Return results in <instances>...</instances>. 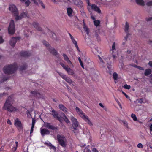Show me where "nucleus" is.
Segmentation results:
<instances>
[{
    "label": "nucleus",
    "mask_w": 152,
    "mask_h": 152,
    "mask_svg": "<svg viewBox=\"0 0 152 152\" xmlns=\"http://www.w3.org/2000/svg\"><path fill=\"white\" fill-rule=\"evenodd\" d=\"M30 3V2L29 0H27L25 2V5L26 6H28Z\"/></svg>",
    "instance_id": "4c0bfd02"
},
{
    "label": "nucleus",
    "mask_w": 152,
    "mask_h": 152,
    "mask_svg": "<svg viewBox=\"0 0 152 152\" xmlns=\"http://www.w3.org/2000/svg\"><path fill=\"white\" fill-rule=\"evenodd\" d=\"M35 121L34 119H33L32 121V126H34L35 124Z\"/></svg>",
    "instance_id": "09e8293b"
},
{
    "label": "nucleus",
    "mask_w": 152,
    "mask_h": 152,
    "mask_svg": "<svg viewBox=\"0 0 152 152\" xmlns=\"http://www.w3.org/2000/svg\"><path fill=\"white\" fill-rule=\"evenodd\" d=\"M45 144L48 145L49 146H50V147L51 148L53 149L54 151H56V148L52 144L49 142H45Z\"/></svg>",
    "instance_id": "a878e982"
},
{
    "label": "nucleus",
    "mask_w": 152,
    "mask_h": 152,
    "mask_svg": "<svg viewBox=\"0 0 152 152\" xmlns=\"http://www.w3.org/2000/svg\"><path fill=\"white\" fill-rule=\"evenodd\" d=\"M116 101L118 104L119 106L120 107L121 109L122 108V106L121 105V103H120V102H119V101L117 99H116Z\"/></svg>",
    "instance_id": "37998d69"
},
{
    "label": "nucleus",
    "mask_w": 152,
    "mask_h": 152,
    "mask_svg": "<svg viewBox=\"0 0 152 152\" xmlns=\"http://www.w3.org/2000/svg\"><path fill=\"white\" fill-rule=\"evenodd\" d=\"M152 20V17H148L146 18V20L148 21H150Z\"/></svg>",
    "instance_id": "c03bdc74"
},
{
    "label": "nucleus",
    "mask_w": 152,
    "mask_h": 152,
    "mask_svg": "<svg viewBox=\"0 0 152 152\" xmlns=\"http://www.w3.org/2000/svg\"><path fill=\"white\" fill-rule=\"evenodd\" d=\"M26 0H20V1L22 3H24Z\"/></svg>",
    "instance_id": "0e129e2a"
},
{
    "label": "nucleus",
    "mask_w": 152,
    "mask_h": 152,
    "mask_svg": "<svg viewBox=\"0 0 152 152\" xmlns=\"http://www.w3.org/2000/svg\"><path fill=\"white\" fill-rule=\"evenodd\" d=\"M137 147L139 148H142L143 147V145L142 144L140 143L138 144Z\"/></svg>",
    "instance_id": "ea45409f"
},
{
    "label": "nucleus",
    "mask_w": 152,
    "mask_h": 152,
    "mask_svg": "<svg viewBox=\"0 0 152 152\" xmlns=\"http://www.w3.org/2000/svg\"><path fill=\"white\" fill-rule=\"evenodd\" d=\"M63 58L64 60L66 61L68 64L69 65L72 67H73V65L72 64V63L71 61L69 59V58L68 57V56H66V55L65 54H63Z\"/></svg>",
    "instance_id": "4468645a"
},
{
    "label": "nucleus",
    "mask_w": 152,
    "mask_h": 152,
    "mask_svg": "<svg viewBox=\"0 0 152 152\" xmlns=\"http://www.w3.org/2000/svg\"><path fill=\"white\" fill-rule=\"evenodd\" d=\"M78 59L79 61L80 62V63H81V62H82L81 61V59L80 58V57H79L78 58Z\"/></svg>",
    "instance_id": "680f3d73"
},
{
    "label": "nucleus",
    "mask_w": 152,
    "mask_h": 152,
    "mask_svg": "<svg viewBox=\"0 0 152 152\" xmlns=\"http://www.w3.org/2000/svg\"><path fill=\"white\" fill-rule=\"evenodd\" d=\"M69 35L70 37V39L72 40V41L73 43L75 45V46L76 48H77V50L79 52H80V50L78 48V45H77V43L76 41L75 40V38L73 37L71 34H70L69 33Z\"/></svg>",
    "instance_id": "2eb2a0df"
},
{
    "label": "nucleus",
    "mask_w": 152,
    "mask_h": 152,
    "mask_svg": "<svg viewBox=\"0 0 152 152\" xmlns=\"http://www.w3.org/2000/svg\"><path fill=\"white\" fill-rule=\"evenodd\" d=\"M29 15L27 12H23L20 14V15H18L15 18V19L17 20H20L23 18H28Z\"/></svg>",
    "instance_id": "9b49d317"
},
{
    "label": "nucleus",
    "mask_w": 152,
    "mask_h": 152,
    "mask_svg": "<svg viewBox=\"0 0 152 152\" xmlns=\"http://www.w3.org/2000/svg\"><path fill=\"white\" fill-rule=\"evenodd\" d=\"M17 66L16 64L13 65H8L3 69V71L5 74H12L16 71Z\"/></svg>",
    "instance_id": "7ed1b4c3"
},
{
    "label": "nucleus",
    "mask_w": 152,
    "mask_h": 152,
    "mask_svg": "<svg viewBox=\"0 0 152 152\" xmlns=\"http://www.w3.org/2000/svg\"><path fill=\"white\" fill-rule=\"evenodd\" d=\"M18 142H17L16 141L15 142V144H16V146L13 147V148H12V150L13 151V152H15L16 151V149H17V146H18Z\"/></svg>",
    "instance_id": "c9c22d12"
},
{
    "label": "nucleus",
    "mask_w": 152,
    "mask_h": 152,
    "mask_svg": "<svg viewBox=\"0 0 152 152\" xmlns=\"http://www.w3.org/2000/svg\"><path fill=\"white\" fill-rule=\"evenodd\" d=\"M49 51L51 53L54 55H56L57 54V52L56 50L54 49H50Z\"/></svg>",
    "instance_id": "c85d7f7f"
},
{
    "label": "nucleus",
    "mask_w": 152,
    "mask_h": 152,
    "mask_svg": "<svg viewBox=\"0 0 152 152\" xmlns=\"http://www.w3.org/2000/svg\"><path fill=\"white\" fill-rule=\"evenodd\" d=\"M122 93L125 95V96L127 98L129 99V97L127 94H126L125 93L122 91Z\"/></svg>",
    "instance_id": "de8ad7c7"
},
{
    "label": "nucleus",
    "mask_w": 152,
    "mask_h": 152,
    "mask_svg": "<svg viewBox=\"0 0 152 152\" xmlns=\"http://www.w3.org/2000/svg\"><path fill=\"white\" fill-rule=\"evenodd\" d=\"M98 57L100 60V64L103 66H104V65L107 64V67L110 70L111 68V65L110 64V58L105 56H102V58L99 56H98Z\"/></svg>",
    "instance_id": "20e7f679"
},
{
    "label": "nucleus",
    "mask_w": 152,
    "mask_h": 152,
    "mask_svg": "<svg viewBox=\"0 0 152 152\" xmlns=\"http://www.w3.org/2000/svg\"><path fill=\"white\" fill-rule=\"evenodd\" d=\"M99 105L102 108H103L104 107L103 105L101 103H99Z\"/></svg>",
    "instance_id": "13d9d810"
},
{
    "label": "nucleus",
    "mask_w": 152,
    "mask_h": 152,
    "mask_svg": "<svg viewBox=\"0 0 152 152\" xmlns=\"http://www.w3.org/2000/svg\"><path fill=\"white\" fill-rule=\"evenodd\" d=\"M15 126L21 129L22 128V125L20 121H19L18 119L16 118L15 120Z\"/></svg>",
    "instance_id": "a211bd4d"
},
{
    "label": "nucleus",
    "mask_w": 152,
    "mask_h": 152,
    "mask_svg": "<svg viewBox=\"0 0 152 152\" xmlns=\"http://www.w3.org/2000/svg\"><path fill=\"white\" fill-rule=\"evenodd\" d=\"M7 123L10 124V125H11L12 124V123L8 119V120H7Z\"/></svg>",
    "instance_id": "603ef678"
},
{
    "label": "nucleus",
    "mask_w": 152,
    "mask_h": 152,
    "mask_svg": "<svg viewBox=\"0 0 152 152\" xmlns=\"http://www.w3.org/2000/svg\"><path fill=\"white\" fill-rule=\"evenodd\" d=\"M58 73L59 75L60 76L62 77L63 79L66 82H68L70 85L72 84V82L70 78L67 77L65 75H64L63 74L61 73L58 72Z\"/></svg>",
    "instance_id": "f8f14e48"
},
{
    "label": "nucleus",
    "mask_w": 152,
    "mask_h": 152,
    "mask_svg": "<svg viewBox=\"0 0 152 152\" xmlns=\"http://www.w3.org/2000/svg\"><path fill=\"white\" fill-rule=\"evenodd\" d=\"M32 94H33V96H36L38 97H39L40 96V94L37 92V91H34L31 92Z\"/></svg>",
    "instance_id": "cd10ccee"
},
{
    "label": "nucleus",
    "mask_w": 152,
    "mask_h": 152,
    "mask_svg": "<svg viewBox=\"0 0 152 152\" xmlns=\"http://www.w3.org/2000/svg\"><path fill=\"white\" fill-rule=\"evenodd\" d=\"M95 50H96V51L97 52H98V47H96L95 48Z\"/></svg>",
    "instance_id": "e2e57ef3"
},
{
    "label": "nucleus",
    "mask_w": 152,
    "mask_h": 152,
    "mask_svg": "<svg viewBox=\"0 0 152 152\" xmlns=\"http://www.w3.org/2000/svg\"><path fill=\"white\" fill-rule=\"evenodd\" d=\"M52 114L55 118L59 120V118L58 116V113L56 112L54 110H52Z\"/></svg>",
    "instance_id": "5701e85b"
},
{
    "label": "nucleus",
    "mask_w": 152,
    "mask_h": 152,
    "mask_svg": "<svg viewBox=\"0 0 152 152\" xmlns=\"http://www.w3.org/2000/svg\"><path fill=\"white\" fill-rule=\"evenodd\" d=\"M44 44L46 46H48L49 45V43L47 42H45V43H44Z\"/></svg>",
    "instance_id": "4d7b16f0"
},
{
    "label": "nucleus",
    "mask_w": 152,
    "mask_h": 152,
    "mask_svg": "<svg viewBox=\"0 0 152 152\" xmlns=\"http://www.w3.org/2000/svg\"><path fill=\"white\" fill-rule=\"evenodd\" d=\"M57 140L61 146L65 147L66 145V141L65 138L63 136L58 135L57 136Z\"/></svg>",
    "instance_id": "423d86ee"
},
{
    "label": "nucleus",
    "mask_w": 152,
    "mask_h": 152,
    "mask_svg": "<svg viewBox=\"0 0 152 152\" xmlns=\"http://www.w3.org/2000/svg\"><path fill=\"white\" fill-rule=\"evenodd\" d=\"M136 66L138 69H139L140 70H144V68L142 67H140L139 66Z\"/></svg>",
    "instance_id": "a18cd8bd"
},
{
    "label": "nucleus",
    "mask_w": 152,
    "mask_h": 152,
    "mask_svg": "<svg viewBox=\"0 0 152 152\" xmlns=\"http://www.w3.org/2000/svg\"><path fill=\"white\" fill-rule=\"evenodd\" d=\"M80 65L81 66V67L83 68H84V66H83V64L82 62H81V63H80Z\"/></svg>",
    "instance_id": "bf43d9fd"
},
{
    "label": "nucleus",
    "mask_w": 152,
    "mask_h": 152,
    "mask_svg": "<svg viewBox=\"0 0 152 152\" xmlns=\"http://www.w3.org/2000/svg\"><path fill=\"white\" fill-rule=\"evenodd\" d=\"M150 132L152 131V124H151L150 126Z\"/></svg>",
    "instance_id": "5fc2aeb1"
},
{
    "label": "nucleus",
    "mask_w": 152,
    "mask_h": 152,
    "mask_svg": "<svg viewBox=\"0 0 152 152\" xmlns=\"http://www.w3.org/2000/svg\"><path fill=\"white\" fill-rule=\"evenodd\" d=\"M4 40L3 39L2 37L1 36H0V43H2L4 42Z\"/></svg>",
    "instance_id": "49530a36"
},
{
    "label": "nucleus",
    "mask_w": 152,
    "mask_h": 152,
    "mask_svg": "<svg viewBox=\"0 0 152 152\" xmlns=\"http://www.w3.org/2000/svg\"><path fill=\"white\" fill-rule=\"evenodd\" d=\"M83 28L84 31L86 32L87 35H88L89 33L90 30L89 28L86 26L85 23L83 22Z\"/></svg>",
    "instance_id": "aec40b11"
},
{
    "label": "nucleus",
    "mask_w": 152,
    "mask_h": 152,
    "mask_svg": "<svg viewBox=\"0 0 152 152\" xmlns=\"http://www.w3.org/2000/svg\"><path fill=\"white\" fill-rule=\"evenodd\" d=\"M118 45L115 42H114L112 45V49L110 50V53L112 54L113 58L115 59L118 55Z\"/></svg>",
    "instance_id": "39448f33"
},
{
    "label": "nucleus",
    "mask_w": 152,
    "mask_h": 152,
    "mask_svg": "<svg viewBox=\"0 0 152 152\" xmlns=\"http://www.w3.org/2000/svg\"><path fill=\"white\" fill-rule=\"evenodd\" d=\"M67 13L68 16H71L72 12V10L71 8H68L67 9Z\"/></svg>",
    "instance_id": "393cba45"
},
{
    "label": "nucleus",
    "mask_w": 152,
    "mask_h": 152,
    "mask_svg": "<svg viewBox=\"0 0 152 152\" xmlns=\"http://www.w3.org/2000/svg\"><path fill=\"white\" fill-rule=\"evenodd\" d=\"M123 88L125 89H129L130 88L131 86L130 85L125 84L123 86Z\"/></svg>",
    "instance_id": "f704fd0d"
},
{
    "label": "nucleus",
    "mask_w": 152,
    "mask_h": 152,
    "mask_svg": "<svg viewBox=\"0 0 152 152\" xmlns=\"http://www.w3.org/2000/svg\"><path fill=\"white\" fill-rule=\"evenodd\" d=\"M131 117L134 121H137V119L135 114H132L131 115Z\"/></svg>",
    "instance_id": "2f4dec72"
},
{
    "label": "nucleus",
    "mask_w": 152,
    "mask_h": 152,
    "mask_svg": "<svg viewBox=\"0 0 152 152\" xmlns=\"http://www.w3.org/2000/svg\"><path fill=\"white\" fill-rule=\"evenodd\" d=\"M23 56H28V53L27 52H25L23 53Z\"/></svg>",
    "instance_id": "8fccbe9b"
},
{
    "label": "nucleus",
    "mask_w": 152,
    "mask_h": 152,
    "mask_svg": "<svg viewBox=\"0 0 152 152\" xmlns=\"http://www.w3.org/2000/svg\"><path fill=\"white\" fill-rule=\"evenodd\" d=\"M91 18L93 20H95V18L93 16H92V15H91Z\"/></svg>",
    "instance_id": "052dcab7"
},
{
    "label": "nucleus",
    "mask_w": 152,
    "mask_h": 152,
    "mask_svg": "<svg viewBox=\"0 0 152 152\" xmlns=\"http://www.w3.org/2000/svg\"><path fill=\"white\" fill-rule=\"evenodd\" d=\"M87 152H91L89 150L87 149Z\"/></svg>",
    "instance_id": "338daca9"
},
{
    "label": "nucleus",
    "mask_w": 152,
    "mask_h": 152,
    "mask_svg": "<svg viewBox=\"0 0 152 152\" xmlns=\"http://www.w3.org/2000/svg\"><path fill=\"white\" fill-rule=\"evenodd\" d=\"M129 28V26L127 23H126V25L125 27V31L126 32H127Z\"/></svg>",
    "instance_id": "72a5a7b5"
},
{
    "label": "nucleus",
    "mask_w": 152,
    "mask_h": 152,
    "mask_svg": "<svg viewBox=\"0 0 152 152\" xmlns=\"http://www.w3.org/2000/svg\"><path fill=\"white\" fill-rule=\"evenodd\" d=\"M43 126L51 129H56L55 127L51 125L50 124L48 123L44 122Z\"/></svg>",
    "instance_id": "f3484780"
},
{
    "label": "nucleus",
    "mask_w": 152,
    "mask_h": 152,
    "mask_svg": "<svg viewBox=\"0 0 152 152\" xmlns=\"http://www.w3.org/2000/svg\"><path fill=\"white\" fill-rule=\"evenodd\" d=\"M34 126H31V131H30V134H31V133H32L33 132V129L34 128Z\"/></svg>",
    "instance_id": "3c124183"
},
{
    "label": "nucleus",
    "mask_w": 152,
    "mask_h": 152,
    "mask_svg": "<svg viewBox=\"0 0 152 152\" xmlns=\"http://www.w3.org/2000/svg\"><path fill=\"white\" fill-rule=\"evenodd\" d=\"M123 123L124 125L125 126H126L127 127H128V124L125 121H123Z\"/></svg>",
    "instance_id": "a19ab883"
},
{
    "label": "nucleus",
    "mask_w": 152,
    "mask_h": 152,
    "mask_svg": "<svg viewBox=\"0 0 152 152\" xmlns=\"http://www.w3.org/2000/svg\"><path fill=\"white\" fill-rule=\"evenodd\" d=\"M87 1V3L88 4V9L89 11L90 12H91V10L90 9V7L91 6V4L89 2V0H86Z\"/></svg>",
    "instance_id": "e433bc0d"
},
{
    "label": "nucleus",
    "mask_w": 152,
    "mask_h": 152,
    "mask_svg": "<svg viewBox=\"0 0 152 152\" xmlns=\"http://www.w3.org/2000/svg\"><path fill=\"white\" fill-rule=\"evenodd\" d=\"M9 10L14 15L15 18L18 15V10L16 6L13 4H11L9 7Z\"/></svg>",
    "instance_id": "0eeeda50"
},
{
    "label": "nucleus",
    "mask_w": 152,
    "mask_h": 152,
    "mask_svg": "<svg viewBox=\"0 0 152 152\" xmlns=\"http://www.w3.org/2000/svg\"><path fill=\"white\" fill-rule=\"evenodd\" d=\"M63 67V68L65 70L68 74L71 75H73L74 74V72L68 66H65L64 64L61 63L60 64Z\"/></svg>",
    "instance_id": "9d476101"
},
{
    "label": "nucleus",
    "mask_w": 152,
    "mask_h": 152,
    "mask_svg": "<svg viewBox=\"0 0 152 152\" xmlns=\"http://www.w3.org/2000/svg\"><path fill=\"white\" fill-rule=\"evenodd\" d=\"M113 78L115 80H117L118 77V74L115 72L113 74Z\"/></svg>",
    "instance_id": "473e14b6"
},
{
    "label": "nucleus",
    "mask_w": 152,
    "mask_h": 152,
    "mask_svg": "<svg viewBox=\"0 0 152 152\" xmlns=\"http://www.w3.org/2000/svg\"><path fill=\"white\" fill-rule=\"evenodd\" d=\"M94 25L96 26H97L99 25L100 21L99 20H95L94 21Z\"/></svg>",
    "instance_id": "c756f323"
},
{
    "label": "nucleus",
    "mask_w": 152,
    "mask_h": 152,
    "mask_svg": "<svg viewBox=\"0 0 152 152\" xmlns=\"http://www.w3.org/2000/svg\"><path fill=\"white\" fill-rule=\"evenodd\" d=\"M75 110L79 115L87 122L89 125L91 126L93 125L92 122L90 120L88 116L86 115L80 109L76 107L75 108Z\"/></svg>",
    "instance_id": "f03ea898"
},
{
    "label": "nucleus",
    "mask_w": 152,
    "mask_h": 152,
    "mask_svg": "<svg viewBox=\"0 0 152 152\" xmlns=\"http://www.w3.org/2000/svg\"><path fill=\"white\" fill-rule=\"evenodd\" d=\"M93 152H98L97 150L95 148H94L92 150Z\"/></svg>",
    "instance_id": "6e6d98bb"
},
{
    "label": "nucleus",
    "mask_w": 152,
    "mask_h": 152,
    "mask_svg": "<svg viewBox=\"0 0 152 152\" xmlns=\"http://www.w3.org/2000/svg\"><path fill=\"white\" fill-rule=\"evenodd\" d=\"M127 53H130V51H127Z\"/></svg>",
    "instance_id": "774afa93"
},
{
    "label": "nucleus",
    "mask_w": 152,
    "mask_h": 152,
    "mask_svg": "<svg viewBox=\"0 0 152 152\" xmlns=\"http://www.w3.org/2000/svg\"><path fill=\"white\" fill-rule=\"evenodd\" d=\"M33 1H34V3H35L36 2V0H32Z\"/></svg>",
    "instance_id": "69168bd1"
},
{
    "label": "nucleus",
    "mask_w": 152,
    "mask_h": 152,
    "mask_svg": "<svg viewBox=\"0 0 152 152\" xmlns=\"http://www.w3.org/2000/svg\"><path fill=\"white\" fill-rule=\"evenodd\" d=\"M40 132L42 136H44L45 135L49 134L50 133L48 130L45 128H42L40 129Z\"/></svg>",
    "instance_id": "dca6fc26"
},
{
    "label": "nucleus",
    "mask_w": 152,
    "mask_h": 152,
    "mask_svg": "<svg viewBox=\"0 0 152 152\" xmlns=\"http://www.w3.org/2000/svg\"><path fill=\"white\" fill-rule=\"evenodd\" d=\"M64 115L65 116V118L64 119V121H66V122L67 123H69L70 122L69 121V119L66 117V116H65V115Z\"/></svg>",
    "instance_id": "58836bf2"
},
{
    "label": "nucleus",
    "mask_w": 152,
    "mask_h": 152,
    "mask_svg": "<svg viewBox=\"0 0 152 152\" xmlns=\"http://www.w3.org/2000/svg\"><path fill=\"white\" fill-rule=\"evenodd\" d=\"M59 109L67 113L68 112L67 109L62 104H60L59 105Z\"/></svg>",
    "instance_id": "412c9836"
},
{
    "label": "nucleus",
    "mask_w": 152,
    "mask_h": 152,
    "mask_svg": "<svg viewBox=\"0 0 152 152\" xmlns=\"http://www.w3.org/2000/svg\"><path fill=\"white\" fill-rule=\"evenodd\" d=\"M151 72V70L150 69H147L145 72V76H148L150 74Z\"/></svg>",
    "instance_id": "b1692460"
},
{
    "label": "nucleus",
    "mask_w": 152,
    "mask_h": 152,
    "mask_svg": "<svg viewBox=\"0 0 152 152\" xmlns=\"http://www.w3.org/2000/svg\"><path fill=\"white\" fill-rule=\"evenodd\" d=\"M15 31L14 21L12 20L10 22L8 28L9 33L10 34H12L14 33Z\"/></svg>",
    "instance_id": "6e6552de"
},
{
    "label": "nucleus",
    "mask_w": 152,
    "mask_h": 152,
    "mask_svg": "<svg viewBox=\"0 0 152 152\" xmlns=\"http://www.w3.org/2000/svg\"><path fill=\"white\" fill-rule=\"evenodd\" d=\"M136 3L138 4L143 6L145 4V2L143 0H135Z\"/></svg>",
    "instance_id": "4be33fe9"
},
{
    "label": "nucleus",
    "mask_w": 152,
    "mask_h": 152,
    "mask_svg": "<svg viewBox=\"0 0 152 152\" xmlns=\"http://www.w3.org/2000/svg\"><path fill=\"white\" fill-rule=\"evenodd\" d=\"M92 9L96 11L98 13L101 12V11L99 7L94 4H92L91 6Z\"/></svg>",
    "instance_id": "6ab92c4d"
},
{
    "label": "nucleus",
    "mask_w": 152,
    "mask_h": 152,
    "mask_svg": "<svg viewBox=\"0 0 152 152\" xmlns=\"http://www.w3.org/2000/svg\"><path fill=\"white\" fill-rule=\"evenodd\" d=\"M34 27L36 28L39 31H41V28L39 27V24L37 23H34Z\"/></svg>",
    "instance_id": "bb28decb"
},
{
    "label": "nucleus",
    "mask_w": 152,
    "mask_h": 152,
    "mask_svg": "<svg viewBox=\"0 0 152 152\" xmlns=\"http://www.w3.org/2000/svg\"><path fill=\"white\" fill-rule=\"evenodd\" d=\"M12 102L10 100L9 97L7 99L3 107L4 110H7L9 112H15L18 110V109L16 107L12 106Z\"/></svg>",
    "instance_id": "f257e3e1"
},
{
    "label": "nucleus",
    "mask_w": 152,
    "mask_h": 152,
    "mask_svg": "<svg viewBox=\"0 0 152 152\" xmlns=\"http://www.w3.org/2000/svg\"><path fill=\"white\" fill-rule=\"evenodd\" d=\"M70 119L72 123L73 128L75 130H77L79 124L77 119L72 116L70 117Z\"/></svg>",
    "instance_id": "1a4fd4ad"
},
{
    "label": "nucleus",
    "mask_w": 152,
    "mask_h": 152,
    "mask_svg": "<svg viewBox=\"0 0 152 152\" xmlns=\"http://www.w3.org/2000/svg\"><path fill=\"white\" fill-rule=\"evenodd\" d=\"M148 65L151 67H152V61H150L148 63Z\"/></svg>",
    "instance_id": "864d4df0"
},
{
    "label": "nucleus",
    "mask_w": 152,
    "mask_h": 152,
    "mask_svg": "<svg viewBox=\"0 0 152 152\" xmlns=\"http://www.w3.org/2000/svg\"><path fill=\"white\" fill-rule=\"evenodd\" d=\"M24 35L27 37L28 36L29 34V32L28 31V29L27 28H26L25 30L24 31Z\"/></svg>",
    "instance_id": "7c9ffc66"
},
{
    "label": "nucleus",
    "mask_w": 152,
    "mask_h": 152,
    "mask_svg": "<svg viewBox=\"0 0 152 152\" xmlns=\"http://www.w3.org/2000/svg\"><path fill=\"white\" fill-rule=\"evenodd\" d=\"M147 5L148 6H151L152 5V1H149L148 2L147 4Z\"/></svg>",
    "instance_id": "79ce46f5"
},
{
    "label": "nucleus",
    "mask_w": 152,
    "mask_h": 152,
    "mask_svg": "<svg viewBox=\"0 0 152 152\" xmlns=\"http://www.w3.org/2000/svg\"><path fill=\"white\" fill-rule=\"evenodd\" d=\"M20 37H17L16 38L12 37L9 43L10 45L12 47H14L17 41L20 39Z\"/></svg>",
    "instance_id": "ddd939ff"
}]
</instances>
